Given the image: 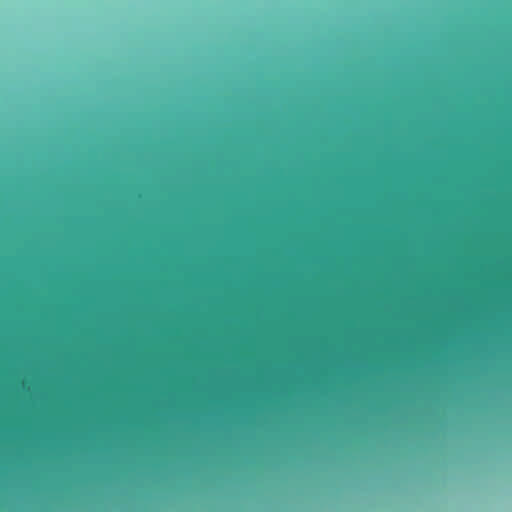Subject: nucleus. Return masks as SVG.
<instances>
[{"instance_id": "obj_1", "label": "nucleus", "mask_w": 512, "mask_h": 512, "mask_svg": "<svg viewBox=\"0 0 512 512\" xmlns=\"http://www.w3.org/2000/svg\"><path fill=\"white\" fill-rule=\"evenodd\" d=\"M0 391H117L122 434L127 433L129 391H326V386H0Z\"/></svg>"}, {"instance_id": "obj_2", "label": "nucleus", "mask_w": 512, "mask_h": 512, "mask_svg": "<svg viewBox=\"0 0 512 512\" xmlns=\"http://www.w3.org/2000/svg\"><path fill=\"white\" fill-rule=\"evenodd\" d=\"M128 336L121 335V377L118 380H0V384H222V380H128Z\"/></svg>"}]
</instances>
